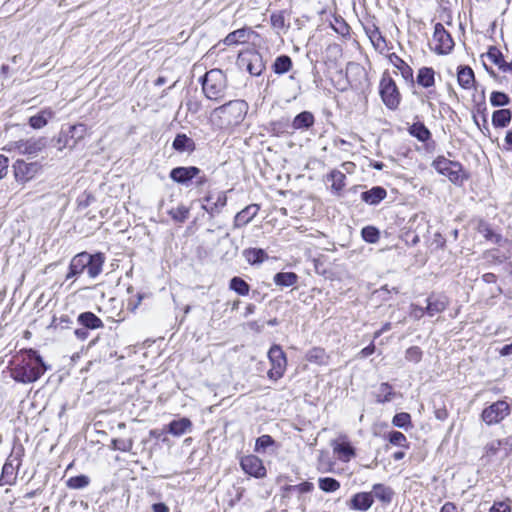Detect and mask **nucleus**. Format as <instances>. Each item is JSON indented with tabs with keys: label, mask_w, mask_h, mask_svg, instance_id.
Masks as SVG:
<instances>
[{
	"label": "nucleus",
	"mask_w": 512,
	"mask_h": 512,
	"mask_svg": "<svg viewBox=\"0 0 512 512\" xmlns=\"http://www.w3.org/2000/svg\"><path fill=\"white\" fill-rule=\"evenodd\" d=\"M314 122L313 114L308 111H303L294 118L291 126L295 130L308 129L314 125Z\"/></svg>",
	"instance_id": "f704fd0d"
},
{
	"label": "nucleus",
	"mask_w": 512,
	"mask_h": 512,
	"mask_svg": "<svg viewBox=\"0 0 512 512\" xmlns=\"http://www.w3.org/2000/svg\"><path fill=\"white\" fill-rule=\"evenodd\" d=\"M270 22L274 29H277V30L285 29L286 28V20L284 17V12L279 11V12L272 13L270 16Z\"/></svg>",
	"instance_id": "0e129e2a"
},
{
	"label": "nucleus",
	"mask_w": 512,
	"mask_h": 512,
	"mask_svg": "<svg viewBox=\"0 0 512 512\" xmlns=\"http://www.w3.org/2000/svg\"><path fill=\"white\" fill-rule=\"evenodd\" d=\"M331 28L344 38L350 37V26L340 15H334L330 23Z\"/></svg>",
	"instance_id": "a18cd8bd"
},
{
	"label": "nucleus",
	"mask_w": 512,
	"mask_h": 512,
	"mask_svg": "<svg viewBox=\"0 0 512 512\" xmlns=\"http://www.w3.org/2000/svg\"><path fill=\"white\" fill-rule=\"evenodd\" d=\"M423 351L418 346H411L405 352V358L412 363H419L422 360Z\"/></svg>",
	"instance_id": "e2e57ef3"
},
{
	"label": "nucleus",
	"mask_w": 512,
	"mask_h": 512,
	"mask_svg": "<svg viewBox=\"0 0 512 512\" xmlns=\"http://www.w3.org/2000/svg\"><path fill=\"white\" fill-rule=\"evenodd\" d=\"M501 448L504 449L505 458L512 456V440L510 438H504L487 443L483 448L482 459L487 463L491 462Z\"/></svg>",
	"instance_id": "2eb2a0df"
},
{
	"label": "nucleus",
	"mask_w": 512,
	"mask_h": 512,
	"mask_svg": "<svg viewBox=\"0 0 512 512\" xmlns=\"http://www.w3.org/2000/svg\"><path fill=\"white\" fill-rule=\"evenodd\" d=\"M489 512H511V506L504 501L494 502Z\"/></svg>",
	"instance_id": "774afa93"
},
{
	"label": "nucleus",
	"mask_w": 512,
	"mask_h": 512,
	"mask_svg": "<svg viewBox=\"0 0 512 512\" xmlns=\"http://www.w3.org/2000/svg\"><path fill=\"white\" fill-rule=\"evenodd\" d=\"M477 231L487 240L496 244L500 243L502 237L500 234L494 232L490 224L481 220L477 226Z\"/></svg>",
	"instance_id": "a19ab883"
},
{
	"label": "nucleus",
	"mask_w": 512,
	"mask_h": 512,
	"mask_svg": "<svg viewBox=\"0 0 512 512\" xmlns=\"http://www.w3.org/2000/svg\"><path fill=\"white\" fill-rule=\"evenodd\" d=\"M409 134L420 142H427L432 134L423 122H415L408 128Z\"/></svg>",
	"instance_id": "72a5a7b5"
},
{
	"label": "nucleus",
	"mask_w": 512,
	"mask_h": 512,
	"mask_svg": "<svg viewBox=\"0 0 512 512\" xmlns=\"http://www.w3.org/2000/svg\"><path fill=\"white\" fill-rule=\"evenodd\" d=\"M90 479L86 475H77L70 477L66 481V486L70 489H82L89 485Z\"/></svg>",
	"instance_id": "052dcab7"
},
{
	"label": "nucleus",
	"mask_w": 512,
	"mask_h": 512,
	"mask_svg": "<svg viewBox=\"0 0 512 512\" xmlns=\"http://www.w3.org/2000/svg\"><path fill=\"white\" fill-rule=\"evenodd\" d=\"M292 68V59L288 55H280L276 57L272 65L273 72L278 75L287 73Z\"/></svg>",
	"instance_id": "58836bf2"
},
{
	"label": "nucleus",
	"mask_w": 512,
	"mask_h": 512,
	"mask_svg": "<svg viewBox=\"0 0 512 512\" xmlns=\"http://www.w3.org/2000/svg\"><path fill=\"white\" fill-rule=\"evenodd\" d=\"M487 56L494 64L499 67L500 70L503 71V68L510 69L508 67V62L504 60L502 53L496 47H491L487 52Z\"/></svg>",
	"instance_id": "13d9d810"
},
{
	"label": "nucleus",
	"mask_w": 512,
	"mask_h": 512,
	"mask_svg": "<svg viewBox=\"0 0 512 512\" xmlns=\"http://www.w3.org/2000/svg\"><path fill=\"white\" fill-rule=\"evenodd\" d=\"M268 360L270 368L267 377L273 382L280 380L286 373L288 360L286 353L279 344H273L268 350Z\"/></svg>",
	"instance_id": "39448f33"
},
{
	"label": "nucleus",
	"mask_w": 512,
	"mask_h": 512,
	"mask_svg": "<svg viewBox=\"0 0 512 512\" xmlns=\"http://www.w3.org/2000/svg\"><path fill=\"white\" fill-rule=\"evenodd\" d=\"M134 446V441L132 438H114L111 440V449L121 451V452H130Z\"/></svg>",
	"instance_id": "6e6d98bb"
},
{
	"label": "nucleus",
	"mask_w": 512,
	"mask_h": 512,
	"mask_svg": "<svg viewBox=\"0 0 512 512\" xmlns=\"http://www.w3.org/2000/svg\"><path fill=\"white\" fill-rule=\"evenodd\" d=\"M275 440L268 434L261 435L256 439L255 451L264 452L268 447L274 446Z\"/></svg>",
	"instance_id": "680f3d73"
},
{
	"label": "nucleus",
	"mask_w": 512,
	"mask_h": 512,
	"mask_svg": "<svg viewBox=\"0 0 512 512\" xmlns=\"http://www.w3.org/2000/svg\"><path fill=\"white\" fill-rule=\"evenodd\" d=\"M237 64L252 76H260L265 69L263 57L256 50L239 53Z\"/></svg>",
	"instance_id": "9b49d317"
},
{
	"label": "nucleus",
	"mask_w": 512,
	"mask_h": 512,
	"mask_svg": "<svg viewBox=\"0 0 512 512\" xmlns=\"http://www.w3.org/2000/svg\"><path fill=\"white\" fill-rule=\"evenodd\" d=\"M390 61L393 66L400 71L406 82L413 83V70L402 58H400L395 53H392L390 55Z\"/></svg>",
	"instance_id": "473e14b6"
},
{
	"label": "nucleus",
	"mask_w": 512,
	"mask_h": 512,
	"mask_svg": "<svg viewBox=\"0 0 512 512\" xmlns=\"http://www.w3.org/2000/svg\"><path fill=\"white\" fill-rule=\"evenodd\" d=\"M25 448L22 443H14L8 455L0 476V485H13L16 482L18 470L22 465Z\"/></svg>",
	"instance_id": "7ed1b4c3"
},
{
	"label": "nucleus",
	"mask_w": 512,
	"mask_h": 512,
	"mask_svg": "<svg viewBox=\"0 0 512 512\" xmlns=\"http://www.w3.org/2000/svg\"><path fill=\"white\" fill-rule=\"evenodd\" d=\"M365 31L375 49L382 51L386 48V40L377 26L373 25Z\"/></svg>",
	"instance_id": "c9c22d12"
},
{
	"label": "nucleus",
	"mask_w": 512,
	"mask_h": 512,
	"mask_svg": "<svg viewBox=\"0 0 512 512\" xmlns=\"http://www.w3.org/2000/svg\"><path fill=\"white\" fill-rule=\"evenodd\" d=\"M246 260L254 265L260 264L268 259L267 253L261 248H249L244 251Z\"/></svg>",
	"instance_id": "c03bdc74"
},
{
	"label": "nucleus",
	"mask_w": 512,
	"mask_h": 512,
	"mask_svg": "<svg viewBox=\"0 0 512 512\" xmlns=\"http://www.w3.org/2000/svg\"><path fill=\"white\" fill-rule=\"evenodd\" d=\"M87 261V252L83 251L78 254H76L72 259L70 260L69 266H68V272L66 274V280L77 277L81 275L86 269Z\"/></svg>",
	"instance_id": "b1692460"
},
{
	"label": "nucleus",
	"mask_w": 512,
	"mask_h": 512,
	"mask_svg": "<svg viewBox=\"0 0 512 512\" xmlns=\"http://www.w3.org/2000/svg\"><path fill=\"white\" fill-rule=\"evenodd\" d=\"M305 360L317 366H327L331 361V356L325 348L314 346L306 352Z\"/></svg>",
	"instance_id": "5701e85b"
},
{
	"label": "nucleus",
	"mask_w": 512,
	"mask_h": 512,
	"mask_svg": "<svg viewBox=\"0 0 512 512\" xmlns=\"http://www.w3.org/2000/svg\"><path fill=\"white\" fill-rule=\"evenodd\" d=\"M47 145L44 137L20 139L10 142L3 150L6 152L17 151L21 155H36L40 153Z\"/></svg>",
	"instance_id": "1a4fd4ad"
},
{
	"label": "nucleus",
	"mask_w": 512,
	"mask_h": 512,
	"mask_svg": "<svg viewBox=\"0 0 512 512\" xmlns=\"http://www.w3.org/2000/svg\"><path fill=\"white\" fill-rule=\"evenodd\" d=\"M327 181L331 182V192L336 196H341L346 186V175L340 170L333 169L327 174Z\"/></svg>",
	"instance_id": "393cba45"
},
{
	"label": "nucleus",
	"mask_w": 512,
	"mask_h": 512,
	"mask_svg": "<svg viewBox=\"0 0 512 512\" xmlns=\"http://www.w3.org/2000/svg\"><path fill=\"white\" fill-rule=\"evenodd\" d=\"M511 117L509 109L496 110L492 115V123L495 127H506L510 123Z\"/></svg>",
	"instance_id": "de8ad7c7"
},
{
	"label": "nucleus",
	"mask_w": 512,
	"mask_h": 512,
	"mask_svg": "<svg viewBox=\"0 0 512 512\" xmlns=\"http://www.w3.org/2000/svg\"><path fill=\"white\" fill-rule=\"evenodd\" d=\"M105 260V255L102 252H97L94 254L87 252L86 271L90 278H96L102 273Z\"/></svg>",
	"instance_id": "4be33fe9"
},
{
	"label": "nucleus",
	"mask_w": 512,
	"mask_h": 512,
	"mask_svg": "<svg viewBox=\"0 0 512 512\" xmlns=\"http://www.w3.org/2000/svg\"><path fill=\"white\" fill-rule=\"evenodd\" d=\"M72 323V319L68 314H62L60 316L54 315L52 317L49 327L54 330H64L69 329Z\"/></svg>",
	"instance_id": "864d4df0"
},
{
	"label": "nucleus",
	"mask_w": 512,
	"mask_h": 512,
	"mask_svg": "<svg viewBox=\"0 0 512 512\" xmlns=\"http://www.w3.org/2000/svg\"><path fill=\"white\" fill-rule=\"evenodd\" d=\"M434 75H435V72L432 68H430V67L420 68L418 71V74H417L418 85H420L424 88L431 87L432 85H434V81H435Z\"/></svg>",
	"instance_id": "ea45409f"
},
{
	"label": "nucleus",
	"mask_w": 512,
	"mask_h": 512,
	"mask_svg": "<svg viewBox=\"0 0 512 512\" xmlns=\"http://www.w3.org/2000/svg\"><path fill=\"white\" fill-rule=\"evenodd\" d=\"M172 147L178 152L187 151L192 153L196 149V144L192 138L188 137L186 134L180 133L177 134L173 140Z\"/></svg>",
	"instance_id": "7c9ffc66"
},
{
	"label": "nucleus",
	"mask_w": 512,
	"mask_h": 512,
	"mask_svg": "<svg viewBox=\"0 0 512 512\" xmlns=\"http://www.w3.org/2000/svg\"><path fill=\"white\" fill-rule=\"evenodd\" d=\"M290 123L288 120H278L270 123L269 132L272 136L281 137L290 133Z\"/></svg>",
	"instance_id": "09e8293b"
},
{
	"label": "nucleus",
	"mask_w": 512,
	"mask_h": 512,
	"mask_svg": "<svg viewBox=\"0 0 512 512\" xmlns=\"http://www.w3.org/2000/svg\"><path fill=\"white\" fill-rule=\"evenodd\" d=\"M169 177L177 184L188 185L195 179L196 187H202L208 183V177L197 166H178L173 168Z\"/></svg>",
	"instance_id": "20e7f679"
},
{
	"label": "nucleus",
	"mask_w": 512,
	"mask_h": 512,
	"mask_svg": "<svg viewBox=\"0 0 512 512\" xmlns=\"http://www.w3.org/2000/svg\"><path fill=\"white\" fill-rule=\"evenodd\" d=\"M192 428V422L189 418L183 417L178 420H172L167 425V432L173 436L180 437Z\"/></svg>",
	"instance_id": "cd10ccee"
},
{
	"label": "nucleus",
	"mask_w": 512,
	"mask_h": 512,
	"mask_svg": "<svg viewBox=\"0 0 512 512\" xmlns=\"http://www.w3.org/2000/svg\"><path fill=\"white\" fill-rule=\"evenodd\" d=\"M260 209V204L252 203L236 213L233 220L234 229H240L249 224L258 215Z\"/></svg>",
	"instance_id": "a211bd4d"
},
{
	"label": "nucleus",
	"mask_w": 512,
	"mask_h": 512,
	"mask_svg": "<svg viewBox=\"0 0 512 512\" xmlns=\"http://www.w3.org/2000/svg\"><path fill=\"white\" fill-rule=\"evenodd\" d=\"M97 311L102 314L108 322H122L126 318L122 301L115 297L103 301V303L97 307Z\"/></svg>",
	"instance_id": "ddd939ff"
},
{
	"label": "nucleus",
	"mask_w": 512,
	"mask_h": 512,
	"mask_svg": "<svg viewBox=\"0 0 512 512\" xmlns=\"http://www.w3.org/2000/svg\"><path fill=\"white\" fill-rule=\"evenodd\" d=\"M55 113L51 108L42 109L36 115L29 118L28 123L33 129H41L54 117Z\"/></svg>",
	"instance_id": "c756f323"
},
{
	"label": "nucleus",
	"mask_w": 512,
	"mask_h": 512,
	"mask_svg": "<svg viewBox=\"0 0 512 512\" xmlns=\"http://www.w3.org/2000/svg\"><path fill=\"white\" fill-rule=\"evenodd\" d=\"M392 424L405 430L413 427L411 415L407 412L396 413L392 418Z\"/></svg>",
	"instance_id": "5fc2aeb1"
},
{
	"label": "nucleus",
	"mask_w": 512,
	"mask_h": 512,
	"mask_svg": "<svg viewBox=\"0 0 512 512\" xmlns=\"http://www.w3.org/2000/svg\"><path fill=\"white\" fill-rule=\"evenodd\" d=\"M243 472L250 477L263 479L267 476V469L263 460L255 454H247L239 459Z\"/></svg>",
	"instance_id": "f8f14e48"
},
{
	"label": "nucleus",
	"mask_w": 512,
	"mask_h": 512,
	"mask_svg": "<svg viewBox=\"0 0 512 512\" xmlns=\"http://www.w3.org/2000/svg\"><path fill=\"white\" fill-rule=\"evenodd\" d=\"M384 439H386L389 442V444L393 446H398L405 449H408L410 446L407 437L402 432L397 430H392L388 432L384 436Z\"/></svg>",
	"instance_id": "79ce46f5"
},
{
	"label": "nucleus",
	"mask_w": 512,
	"mask_h": 512,
	"mask_svg": "<svg viewBox=\"0 0 512 512\" xmlns=\"http://www.w3.org/2000/svg\"><path fill=\"white\" fill-rule=\"evenodd\" d=\"M433 41L436 42L434 50L440 55L450 53L454 47V41L451 34L441 23H436L434 26Z\"/></svg>",
	"instance_id": "4468645a"
},
{
	"label": "nucleus",
	"mask_w": 512,
	"mask_h": 512,
	"mask_svg": "<svg viewBox=\"0 0 512 512\" xmlns=\"http://www.w3.org/2000/svg\"><path fill=\"white\" fill-rule=\"evenodd\" d=\"M43 171V165L39 161L27 162L24 159H17L12 164V172L18 184L25 185L36 179Z\"/></svg>",
	"instance_id": "423d86ee"
},
{
	"label": "nucleus",
	"mask_w": 512,
	"mask_h": 512,
	"mask_svg": "<svg viewBox=\"0 0 512 512\" xmlns=\"http://www.w3.org/2000/svg\"><path fill=\"white\" fill-rule=\"evenodd\" d=\"M373 499L376 498L381 503L387 505L390 504L394 497V491L391 487L382 484L376 483L372 486Z\"/></svg>",
	"instance_id": "bb28decb"
},
{
	"label": "nucleus",
	"mask_w": 512,
	"mask_h": 512,
	"mask_svg": "<svg viewBox=\"0 0 512 512\" xmlns=\"http://www.w3.org/2000/svg\"><path fill=\"white\" fill-rule=\"evenodd\" d=\"M8 370L15 382L31 384L37 382L46 373L48 366L37 350L24 348L13 355Z\"/></svg>",
	"instance_id": "f257e3e1"
},
{
	"label": "nucleus",
	"mask_w": 512,
	"mask_h": 512,
	"mask_svg": "<svg viewBox=\"0 0 512 512\" xmlns=\"http://www.w3.org/2000/svg\"><path fill=\"white\" fill-rule=\"evenodd\" d=\"M373 503L374 499L371 492H357L351 497L348 505L352 510L365 512L372 507Z\"/></svg>",
	"instance_id": "412c9836"
},
{
	"label": "nucleus",
	"mask_w": 512,
	"mask_h": 512,
	"mask_svg": "<svg viewBox=\"0 0 512 512\" xmlns=\"http://www.w3.org/2000/svg\"><path fill=\"white\" fill-rule=\"evenodd\" d=\"M361 236L364 241L370 244L377 243L380 239V232L374 226H365L361 230Z\"/></svg>",
	"instance_id": "bf43d9fd"
},
{
	"label": "nucleus",
	"mask_w": 512,
	"mask_h": 512,
	"mask_svg": "<svg viewBox=\"0 0 512 512\" xmlns=\"http://www.w3.org/2000/svg\"><path fill=\"white\" fill-rule=\"evenodd\" d=\"M253 33L248 28H241L230 32L224 39L223 43L227 46L245 43L249 40V36Z\"/></svg>",
	"instance_id": "c85d7f7f"
},
{
	"label": "nucleus",
	"mask_w": 512,
	"mask_h": 512,
	"mask_svg": "<svg viewBox=\"0 0 512 512\" xmlns=\"http://www.w3.org/2000/svg\"><path fill=\"white\" fill-rule=\"evenodd\" d=\"M396 393L392 385L387 382H383L379 385L378 392L375 394V400L379 404L390 402L394 399Z\"/></svg>",
	"instance_id": "e433bc0d"
},
{
	"label": "nucleus",
	"mask_w": 512,
	"mask_h": 512,
	"mask_svg": "<svg viewBox=\"0 0 512 512\" xmlns=\"http://www.w3.org/2000/svg\"><path fill=\"white\" fill-rule=\"evenodd\" d=\"M229 288L240 296H247L250 291L249 284L238 276H235L230 280Z\"/></svg>",
	"instance_id": "8fccbe9b"
},
{
	"label": "nucleus",
	"mask_w": 512,
	"mask_h": 512,
	"mask_svg": "<svg viewBox=\"0 0 512 512\" xmlns=\"http://www.w3.org/2000/svg\"><path fill=\"white\" fill-rule=\"evenodd\" d=\"M77 321L80 325L87 329L95 330L104 327L102 320L92 312L80 313Z\"/></svg>",
	"instance_id": "2f4dec72"
},
{
	"label": "nucleus",
	"mask_w": 512,
	"mask_h": 512,
	"mask_svg": "<svg viewBox=\"0 0 512 512\" xmlns=\"http://www.w3.org/2000/svg\"><path fill=\"white\" fill-rule=\"evenodd\" d=\"M387 197V191L381 186H374L361 193V199L369 205H377Z\"/></svg>",
	"instance_id": "a878e982"
},
{
	"label": "nucleus",
	"mask_w": 512,
	"mask_h": 512,
	"mask_svg": "<svg viewBox=\"0 0 512 512\" xmlns=\"http://www.w3.org/2000/svg\"><path fill=\"white\" fill-rule=\"evenodd\" d=\"M319 488L326 493H333L340 489V482L332 477H321L318 479Z\"/></svg>",
	"instance_id": "603ef678"
},
{
	"label": "nucleus",
	"mask_w": 512,
	"mask_h": 512,
	"mask_svg": "<svg viewBox=\"0 0 512 512\" xmlns=\"http://www.w3.org/2000/svg\"><path fill=\"white\" fill-rule=\"evenodd\" d=\"M511 414L510 404L504 400H497L486 406L480 413L481 420L487 426L500 424Z\"/></svg>",
	"instance_id": "6e6552de"
},
{
	"label": "nucleus",
	"mask_w": 512,
	"mask_h": 512,
	"mask_svg": "<svg viewBox=\"0 0 512 512\" xmlns=\"http://www.w3.org/2000/svg\"><path fill=\"white\" fill-rule=\"evenodd\" d=\"M89 130L87 125L83 123H76L70 125L67 129H62L56 139L58 148H74L76 145L88 136Z\"/></svg>",
	"instance_id": "0eeeda50"
},
{
	"label": "nucleus",
	"mask_w": 512,
	"mask_h": 512,
	"mask_svg": "<svg viewBox=\"0 0 512 512\" xmlns=\"http://www.w3.org/2000/svg\"><path fill=\"white\" fill-rule=\"evenodd\" d=\"M314 490V484L309 481H304L296 485H285L281 488L282 498H290L296 495L297 499L303 500V496L311 493Z\"/></svg>",
	"instance_id": "6ab92c4d"
},
{
	"label": "nucleus",
	"mask_w": 512,
	"mask_h": 512,
	"mask_svg": "<svg viewBox=\"0 0 512 512\" xmlns=\"http://www.w3.org/2000/svg\"><path fill=\"white\" fill-rule=\"evenodd\" d=\"M190 210L185 205H179L176 208L169 210V216L178 223L185 222L189 217Z\"/></svg>",
	"instance_id": "4d7b16f0"
},
{
	"label": "nucleus",
	"mask_w": 512,
	"mask_h": 512,
	"mask_svg": "<svg viewBox=\"0 0 512 512\" xmlns=\"http://www.w3.org/2000/svg\"><path fill=\"white\" fill-rule=\"evenodd\" d=\"M432 167L438 174L447 177L453 185L458 187H462L471 179V173L461 162L450 160L443 155H439L433 160Z\"/></svg>",
	"instance_id": "f03ea898"
},
{
	"label": "nucleus",
	"mask_w": 512,
	"mask_h": 512,
	"mask_svg": "<svg viewBox=\"0 0 512 512\" xmlns=\"http://www.w3.org/2000/svg\"><path fill=\"white\" fill-rule=\"evenodd\" d=\"M204 96L221 93L226 86V77L220 69H212L201 78Z\"/></svg>",
	"instance_id": "9d476101"
},
{
	"label": "nucleus",
	"mask_w": 512,
	"mask_h": 512,
	"mask_svg": "<svg viewBox=\"0 0 512 512\" xmlns=\"http://www.w3.org/2000/svg\"><path fill=\"white\" fill-rule=\"evenodd\" d=\"M450 305L449 297L444 293L431 292L426 299V312L429 317L443 313Z\"/></svg>",
	"instance_id": "dca6fc26"
},
{
	"label": "nucleus",
	"mask_w": 512,
	"mask_h": 512,
	"mask_svg": "<svg viewBox=\"0 0 512 512\" xmlns=\"http://www.w3.org/2000/svg\"><path fill=\"white\" fill-rule=\"evenodd\" d=\"M274 283L281 287H290L297 283L298 276L294 272H279L274 276Z\"/></svg>",
	"instance_id": "37998d69"
},
{
	"label": "nucleus",
	"mask_w": 512,
	"mask_h": 512,
	"mask_svg": "<svg viewBox=\"0 0 512 512\" xmlns=\"http://www.w3.org/2000/svg\"><path fill=\"white\" fill-rule=\"evenodd\" d=\"M335 462L329 457L327 452H321L317 459V470L321 473L333 472Z\"/></svg>",
	"instance_id": "3c124183"
},
{
	"label": "nucleus",
	"mask_w": 512,
	"mask_h": 512,
	"mask_svg": "<svg viewBox=\"0 0 512 512\" xmlns=\"http://www.w3.org/2000/svg\"><path fill=\"white\" fill-rule=\"evenodd\" d=\"M142 299L143 296L140 293L131 296L127 300V309L131 312H134L137 309V307L141 304Z\"/></svg>",
	"instance_id": "338daca9"
},
{
	"label": "nucleus",
	"mask_w": 512,
	"mask_h": 512,
	"mask_svg": "<svg viewBox=\"0 0 512 512\" xmlns=\"http://www.w3.org/2000/svg\"><path fill=\"white\" fill-rule=\"evenodd\" d=\"M409 315L413 319L419 320L427 315L426 306L422 307L418 304L412 303L409 307Z\"/></svg>",
	"instance_id": "69168bd1"
},
{
	"label": "nucleus",
	"mask_w": 512,
	"mask_h": 512,
	"mask_svg": "<svg viewBox=\"0 0 512 512\" xmlns=\"http://www.w3.org/2000/svg\"><path fill=\"white\" fill-rule=\"evenodd\" d=\"M457 77L459 85L463 88H470L474 82V72L469 66H461Z\"/></svg>",
	"instance_id": "49530a36"
},
{
	"label": "nucleus",
	"mask_w": 512,
	"mask_h": 512,
	"mask_svg": "<svg viewBox=\"0 0 512 512\" xmlns=\"http://www.w3.org/2000/svg\"><path fill=\"white\" fill-rule=\"evenodd\" d=\"M331 446L334 456L341 462H350L356 456V449L345 437L333 441Z\"/></svg>",
	"instance_id": "f3484780"
},
{
	"label": "nucleus",
	"mask_w": 512,
	"mask_h": 512,
	"mask_svg": "<svg viewBox=\"0 0 512 512\" xmlns=\"http://www.w3.org/2000/svg\"><path fill=\"white\" fill-rule=\"evenodd\" d=\"M380 96H399L394 80L389 76H383L379 85Z\"/></svg>",
	"instance_id": "4c0bfd02"
},
{
	"label": "nucleus",
	"mask_w": 512,
	"mask_h": 512,
	"mask_svg": "<svg viewBox=\"0 0 512 512\" xmlns=\"http://www.w3.org/2000/svg\"><path fill=\"white\" fill-rule=\"evenodd\" d=\"M212 195L208 193L204 196L203 201L207 203V205H203L202 208L210 215L214 216L221 212V210L227 205V192L221 191L217 195V199L215 202H211Z\"/></svg>",
	"instance_id": "aec40b11"
}]
</instances>
